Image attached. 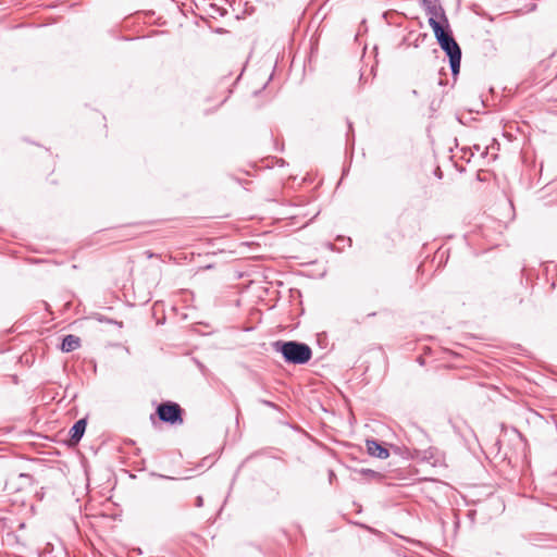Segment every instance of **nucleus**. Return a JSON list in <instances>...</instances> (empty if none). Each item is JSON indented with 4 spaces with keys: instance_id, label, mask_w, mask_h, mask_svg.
I'll use <instances>...</instances> for the list:
<instances>
[{
    "instance_id": "obj_7",
    "label": "nucleus",
    "mask_w": 557,
    "mask_h": 557,
    "mask_svg": "<svg viewBox=\"0 0 557 557\" xmlns=\"http://www.w3.org/2000/svg\"><path fill=\"white\" fill-rule=\"evenodd\" d=\"M79 347H81V338L78 336H75L72 334L64 336L62 344H61V349L64 352H71Z\"/></svg>"
},
{
    "instance_id": "obj_2",
    "label": "nucleus",
    "mask_w": 557,
    "mask_h": 557,
    "mask_svg": "<svg viewBox=\"0 0 557 557\" xmlns=\"http://www.w3.org/2000/svg\"><path fill=\"white\" fill-rule=\"evenodd\" d=\"M183 410L180 407L178 404L168 401L160 404L157 408V414L159 419L162 422H166L170 424H182L183 423V417H182Z\"/></svg>"
},
{
    "instance_id": "obj_11",
    "label": "nucleus",
    "mask_w": 557,
    "mask_h": 557,
    "mask_svg": "<svg viewBox=\"0 0 557 557\" xmlns=\"http://www.w3.org/2000/svg\"><path fill=\"white\" fill-rule=\"evenodd\" d=\"M202 505H203V498H202V496H198L196 498V506L197 507H202Z\"/></svg>"
},
{
    "instance_id": "obj_10",
    "label": "nucleus",
    "mask_w": 557,
    "mask_h": 557,
    "mask_svg": "<svg viewBox=\"0 0 557 557\" xmlns=\"http://www.w3.org/2000/svg\"><path fill=\"white\" fill-rule=\"evenodd\" d=\"M99 321H106V322H108V323H114V324H116L119 327H122V326H123V322L112 321L111 319H99Z\"/></svg>"
},
{
    "instance_id": "obj_8",
    "label": "nucleus",
    "mask_w": 557,
    "mask_h": 557,
    "mask_svg": "<svg viewBox=\"0 0 557 557\" xmlns=\"http://www.w3.org/2000/svg\"><path fill=\"white\" fill-rule=\"evenodd\" d=\"M85 430L86 421L84 419L76 421L70 430L71 441L74 443H78L83 437Z\"/></svg>"
},
{
    "instance_id": "obj_4",
    "label": "nucleus",
    "mask_w": 557,
    "mask_h": 557,
    "mask_svg": "<svg viewBox=\"0 0 557 557\" xmlns=\"http://www.w3.org/2000/svg\"><path fill=\"white\" fill-rule=\"evenodd\" d=\"M420 4L429 16L428 22L430 26L432 21L443 23L448 21L446 13L440 3L432 0H420Z\"/></svg>"
},
{
    "instance_id": "obj_12",
    "label": "nucleus",
    "mask_w": 557,
    "mask_h": 557,
    "mask_svg": "<svg viewBox=\"0 0 557 557\" xmlns=\"http://www.w3.org/2000/svg\"><path fill=\"white\" fill-rule=\"evenodd\" d=\"M135 550H136L139 555H141V554H143V552H141V549H140V548H137V549H135Z\"/></svg>"
},
{
    "instance_id": "obj_5",
    "label": "nucleus",
    "mask_w": 557,
    "mask_h": 557,
    "mask_svg": "<svg viewBox=\"0 0 557 557\" xmlns=\"http://www.w3.org/2000/svg\"><path fill=\"white\" fill-rule=\"evenodd\" d=\"M431 28L433 29L434 36L438 45L445 42V40L449 39L453 36L448 21L444 23L432 21Z\"/></svg>"
},
{
    "instance_id": "obj_9",
    "label": "nucleus",
    "mask_w": 557,
    "mask_h": 557,
    "mask_svg": "<svg viewBox=\"0 0 557 557\" xmlns=\"http://www.w3.org/2000/svg\"><path fill=\"white\" fill-rule=\"evenodd\" d=\"M359 473L363 476H367V478H370V479H381L382 475L381 473L374 471V470H371V469H361L359 471Z\"/></svg>"
},
{
    "instance_id": "obj_6",
    "label": "nucleus",
    "mask_w": 557,
    "mask_h": 557,
    "mask_svg": "<svg viewBox=\"0 0 557 557\" xmlns=\"http://www.w3.org/2000/svg\"><path fill=\"white\" fill-rule=\"evenodd\" d=\"M366 446L369 455L377 457L380 459H386L389 456L388 449L382 446L375 440H367Z\"/></svg>"
},
{
    "instance_id": "obj_3",
    "label": "nucleus",
    "mask_w": 557,
    "mask_h": 557,
    "mask_svg": "<svg viewBox=\"0 0 557 557\" xmlns=\"http://www.w3.org/2000/svg\"><path fill=\"white\" fill-rule=\"evenodd\" d=\"M440 47L449 58L451 74L456 76L460 71L461 62V49L459 45L451 36L449 39L445 40V42L441 44Z\"/></svg>"
},
{
    "instance_id": "obj_1",
    "label": "nucleus",
    "mask_w": 557,
    "mask_h": 557,
    "mask_svg": "<svg viewBox=\"0 0 557 557\" xmlns=\"http://www.w3.org/2000/svg\"><path fill=\"white\" fill-rule=\"evenodd\" d=\"M273 348L282 354L287 363L305 364L312 357L311 348L305 343L276 341L273 343Z\"/></svg>"
}]
</instances>
